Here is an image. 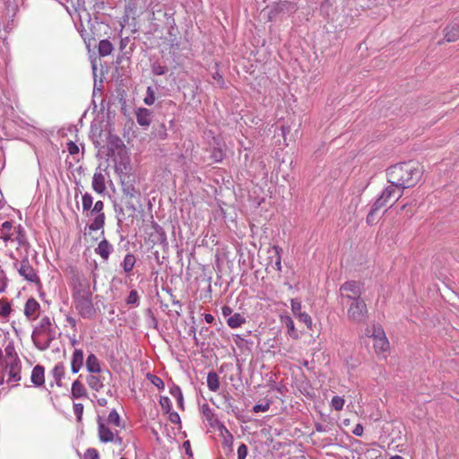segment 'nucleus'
I'll use <instances>...</instances> for the list:
<instances>
[{"mask_svg": "<svg viewBox=\"0 0 459 459\" xmlns=\"http://www.w3.org/2000/svg\"><path fill=\"white\" fill-rule=\"evenodd\" d=\"M122 192L123 194L130 199L139 198L141 195L140 191L134 186L133 181L131 180H121Z\"/></svg>", "mask_w": 459, "mask_h": 459, "instance_id": "4468645a", "label": "nucleus"}, {"mask_svg": "<svg viewBox=\"0 0 459 459\" xmlns=\"http://www.w3.org/2000/svg\"><path fill=\"white\" fill-rule=\"evenodd\" d=\"M53 377L58 386L61 385V380L65 376V367L63 363H57L52 370Z\"/></svg>", "mask_w": 459, "mask_h": 459, "instance_id": "c756f323", "label": "nucleus"}, {"mask_svg": "<svg viewBox=\"0 0 459 459\" xmlns=\"http://www.w3.org/2000/svg\"><path fill=\"white\" fill-rule=\"evenodd\" d=\"M67 150L71 155H74L79 152V147L74 142H69L67 143Z\"/></svg>", "mask_w": 459, "mask_h": 459, "instance_id": "3c124183", "label": "nucleus"}, {"mask_svg": "<svg viewBox=\"0 0 459 459\" xmlns=\"http://www.w3.org/2000/svg\"><path fill=\"white\" fill-rule=\"evenodd\" d=\"M377 212H373V205L371 206V209L367 216V222L368 224H372L374 222V215L375 213H377Z\"/></svg>", "mask_w": 459, "mask_h": 459, "instance_id": "13d9d810", "label": "nucleus"}, {"mask_svg": "<svg viewBox=\"0 0 459 459\" xmlns=\"http://www.w3.org/2000/svg\"><path fill=\"white\" fill-rule=\"evenodd\" d=\"M66 321L67 323L73 327V328H75L76 326V320L72 317V316H67L66 317Z\"/></svg>", "mask_w": 459, "mask_h": 459, "instance_id": "bf43d9fd", "label": "nucleus"}, {"mask_svg": "<svg viewBox=\"0 0 459 459\" xmlns=\"http://www.w3.org/2000/svg\"><path fill=\"white\" fill-rule=\"evenodd\" d=\"M344 403L345 400L342 397L335 395L332 398L330 406L335 411H342L343 409Z\"/></svg>", "mask_w": 459, "mask_h": 459, "instance_id": "f704fd0d", "label": "nucleus"}, {"mask_svg": "<svg viewBox=\"0 0 459 459\" xmlns=\"http://www.w3.org/2000/svg\"><path fill=\"white\" fill-rule=\"evenodd\" d=\"M126 303L127 305L133 306V307H138L140 303V296L138 294V291L136 290H130L126 299Z\"/></svg>", "mask_w": 459, "mask_h": 459, "instance_id": "473e14b6", "label": "nucleus"}, {"mask_svg": "<svg viewBox=\"0 0 459 459\" xmlns=\"http://www.w3.org/2000/svg\"><path fill=\"white\" fill-rule=\"evenodd\" d=\"M4 370H9L7 384L13 383L15 385L21 380V362L16 356L4 360Z\"/></svg>", "mask_w": 459, "mask_h": 459, "instance_id": "9d476101", "label": "nucleus"}, {"mask_svg": "<svg viewBox=\"0 0 459 459\" xmlns=\"http://www.w3.org/2000/svg\"><path fill=\"white\" fill-rule=\"evenodd\" d=\"M98 436L102 443H114L118 446L123 443V438L117 432L114 433L100 419L98 420Z\"/></svg>", "mask_w": 459, "mask_h": 459, "instance_id": "1a4fd4ad", "label": "nucleus"}, {"mask_svg": "<svg viewBox=\"0 0 459 459\" xmlns=\"http://www.w3.org/2000/svg\"><path fill=\"white\" fill-rule=\"evenodd\" d=\"M297 11V5L290 1H280L270 6L269 18L272 20L279 14L293 13Z\"/></svg>", "mask_w": 459, "mask_h": 459, "instance_id": "f8f14e48", "label": "nucleus"}, {"mask_svg": "<svg viewBox=\"0 0 459 459\" xmlns=\"http://www.w3.org/2000/svg\"><path fill=\"white\" fill-rule=\"evenodd\" d=\"M13 230L14 231L12 221H6L3 222L0 228V238L3 239V241L5 243L10 240H13Z\"/></svg>", "mask_w": 459, "mask_h": 459, "instance_id": "aec40b11", "label": "nucleus"}, {"mask_svg": "<svg viewBox=\"0 0 459 459\" xmlns=\"http://www.w3.org/2000/svg\"><path fill=\"white\" fill-rule=\"evenodd\" d=\"M315 428L317 432H325V429L324 428V426L322 424L317 423V424H316Z\"/></svg>", "mask_w": 459, "mask_h": 459, "instance_id": "0e129e2a", "label": "nucleus"}, {"mask_svg": "<svg viewBox=\"0 0 459 459\" xmlns=\"http://www.w3.org/2000/svg\"><path fill=\"white\" fill-rule=\"evenodd\" d=\"M224 157V153L221 149L217 148L212 151V158L215 162H220L222 160Z\"/></svg>", "mask_w": 459, "mask_h": 459, "instance_id": "de8ad7c7", "label": "nucleus"}, {"mask_svg": "<svg viewBox=\"0 0 459 459\" xmlns=\"http://www.w3.org/2000/svg\"><path fill=\"white\" fill-rule=\"evenodd\" d=\"M170 394L175 397V398H181V394H182V392L180 390V388L178 386H174L171 390H170Z\"/></svg>", "mask_w": 459, "mask_h": 459, "instance_id": "4d7b16f0", "label": "nucleus"}, {"mask_svg": "<svg viewBox=\"0 0 459 459\" xmlns=\"http://www.w3.org/2000/svg\"><path fill=\"white\" fill-rule=\"evenodd\" d=\"M296 317L299 318V320L300 322L304 323L307 326V328H309V329L312 328V325H313L312 318L307 313L302 312V313L299 314V316H297Z\"/></svg>", "mask_w": 459, "mask_h": 459, "instance_id": "58836bf2", "label": "nucleus"}, {"mask_svg": "<svg viewBox=\"0 0 459 459\" xmlns=\"http://www.w3.org/2000/svg\"><path fill=\"white\" fill-rule=\"evenodd\" d=\"M247 446L244 443H241L238 448V459H246L247 455Z\"/></svg>", "mask_w": 459, "mask_h": 459, "instance_id": "49530a36", "label": "nucleus"}, {"mask_svg": "<svg viewBox=\"0 0 459 459\" xmlns=\"http://www.w3.org/2000/svg\"><path fill=\"white\" fill-rule=\"evenodd\" d=\"M86 368L90 373H100L101 370L100 361L95 354L91 353L86 359Z\"/></svg>", "mask_w": 459, "mask_h": 459, "instance_id": "4be33fe9", "label": "nucleus"}, {"mask_svg": "<svg viewBox=\"0 0 459 459\" xmlns=\"http://www.w3.org/2000/svg\"><path fill=\"white\" fill-rule=\"evenodd\" d=\"M387 181L397 190L414 186L421 178L422 169L415 161L401 162L393 165L386 171Z\"/></svg>", "mask_w": 459, "mask_h": 459, "instance_id": "f257e3e1", "label": "nucleus"}, {"mask_svg": "<svg viewBox=\"0 0 459 459\" xmlns=\"http://www.w3.org/2000/svg\"><path fill=\"white\" fill-rule=\"evenodd\" d=\"M176 399H177V401H178V404H179L180 406H182V405H183V401H184V399H183V394H181V398H176Z\"/></svg>", "mask_w": 459, "mask_h": 459, "instance_id": "338daca9", "label": "nucleus"}, {"mask_svg": "<svg viewBox=\"0 0 459 459\" xmlns=\"http://www.w3.org/2000/svg\"><path fill=\"white\" fill-rule=\"evenodd\" d=\"M12 311L11 305L8 302H0V316L7 317Z\"/></svg>", "mask_w": 459, "mask_h": 459, "instance_id": "a19ab883", "label": "nucleus"}, {"mask_svg": "<svg viewBox=\"0 0 459 459\" xmlns=\"http://www.w3.org/2000/svg\"><path fill=\"white\" fill-rule=\"evenodd\" d=\"M14 231L16 232V237L13 240H15L19 247L25 248L27 250L29 248V244L26 240V236L23 232L22 228L19 225L17 228H14Z\"/></svg>", "mask_w": 459, "mask_h": 459, "instance_id": "cd10ccee", "label": "nucleus"}, {"mask_svg": "<svg viewBox=\"0 0 459 459\" xmlns=\"http://www.w3.org/2000/svg\"><path fill=\"white\" fill-rule=\"evenodd\" d=\"M92 294L73 298L76 310L83 318H91L95 315Z\"/></svg>", "mask_w": 459, "mask_h": 459, "instance_id": "39448f33", "label": "nucleus"}, {"mask_svg": "<svg viewBox=\"0 0 459 459\" xmlns=\"http://www.w3.org/2000/svg\"><path fill=\"white\" fill-rule=\"evenodd\" d=\"M389 459H404L403 456L395 455H392Z\"/></svg>", "mask_w": 459, "mask_h": 459, "instance_id": "774afa93", "label": "nucleus"}, {"mask_svg": "<svg viewBox=\"0 0 459 459\" xmlns=\"http://www.w3.org/2000/svg\"><path fill=\"white\" fill-rule=\"evenodd\" d=\"M84 459H99V453L95 448H88L84 453Z\"/></svg>", "mask_w": 459, "mask_h": 459, "instance_id": "09e8293b", "label": "nucleus"}, {"mask_svg": "<svg viewBox=\"0 0 459 459\" xmlns=\"http://www.w3.org/2000/svg\"><path fill=\"white\" fill-rule=\"evenodd\" d=\"M31 382L36 386H41L45 383L44 368L37 365L33 368L31 372Z\"/></svg>", "mask_w": 459, "mask_h": 459, "instance_id": "412c9836", "label": "nucleus"}, {"mask_svg": "<svg viewBox=\"0 0 459 459\" xmlns=\"http://www.w3.org/2000/svg\"><path fill=\"white\" fill-rule=\"evenodd\" d=\"M459 38V25L453 24L445 29V39L448 42H454Z\"/></svg>", "mask_w": 459, "mask_h": 459, "instance_id": "b1692460", "label": "nucleus"}, {"mask_svg": "<svg viewBox=\"0 0 459 459\" xmlns=\"http://www.w3.org/2000/svg\"><path fill=\"white\" fill-rule=\"evenodd\" d=\"M84 360V354L82 350L75 349L71 359V370L74 374L78 373L82 368Z\"/></svg>", "mask_w": 459, "mask_h": 459, "instance_id": "2eb2a0df", "label": "nucleus"}, {"mask_svg": "<svg viewBox=\"0 0 459 459\" xmlns=\"http://www.w3.org/2000/svg\"><path fill=\"white\" fill-rule=\"evenodd\" d=\"M364 432V428L360 423H358L352 430L353 435L356 437H361Z\"/></svg>", "mask_w": 459, "mask_h": 459, "instance_id": "864d4df0", "label": "nucleus"}, {"mask_svg": "<svg viewBox=\"0 0 459 459\" xmlns=\"http://www.w3.org/2000/svg\"><path fill=\"white\" fill-rule=\"evenodd\" d=\"M56 338V326L52 325L48 316L42 317L39 325L32 331L31 339L33 343L39 350L46 351Z\"/></svg>", "mask_w": 459, "mask_h": 459, "instance_id": "f03ea898", "label": "nucleus"}, {"mask_svg": "<svg viewBox=\"0 0 459 459\" xmlns=\"http://www.w3.org/2000/svg\"><path fill=\"white\" fill-rule=\"evenodd\" d=\"M112 251L113 246L107 239H102L95 248L96 254L105 261L108 259Z\"/></svg>", "mask_w": 459, "mask_h": 459, "instance_id": "dca6fc26", "label": "nucleus"}, {"mask_svg": "<svg viewBox=\"0 0 459 459\" xmlns=\"http://www.w3.org/2000/svg\"><path fill=\"white\" fill-rule=\"evenodd\" d=\"M91 186L93 190L98 194H103L105 192V176L100 171L94 173Z\"/></svg>", "mask_w": 459, "mask_h": 459, "instance_id": "6ab92c4d", "label": "nucleus"}, {"mask_svg": "<svg viewBox=\"0 0 459 459\" xmlns=\"http://www.w3.org/2000/svg\"><path fill=\"white\" fill-rule=\"evenodd\" d=\"M282 322H284V324L286 325L288 334L291 338L297 339L299 336L295 330V325L292 318L289 316H286L285 317H282Z\"/></svg>", "mask_w": 459, "mask_h": 459, "instance_id": "2f4dec72", "label": "nucleus"}, {"mask_svg": "<svg viewBox=\"0 0 459 459\" xmlns=\"http://www.w3.org/2000/svg\"><path fill=\"white\" fill-rule=\"evenodd\" d=\"M113 51V45L108 39H102L99 43V54L101 56H106L111 54Z\"/></svg>", "mask_w": 459, "mask_h": 459, "instance_id": "c85d7f7f", "label": "nucleus"}, {"mask_svg": "<svg viewBox=\"0 0 459 459\" xmlns=\"http://www.w3.org/2000/svg\"><path fill=\"white\" fill-rule=\"evenodd\" d=\"M0 372L4 374V382H6V378L9 377V370H4V363L1 365Z\"/></svg>", "mask_w": 459, "mask_h": 459, "instance_id": "e2e57ef3", "label": "nucleus"}, {"mask_svg": "<svg viewBox=\"0 0 459 459\" xmlns=\"http://www.w3.org/2000/svg\"><path fill=\"white\" fill-rule=\"evenodd\" d=\"M11 257L13 260V267L17 270L21 277L31 283H40V279L34 268L30 265L27 255H25L21 261L13 255H11Z\"/></svg>", "mask_w": 459, "mask_h": 459, "instance_id": "7ed1b4c3", "label": "nucleus"}, {"mask_svg": "<svg viewBox=\"0 0 459 459\" xmlns=\"http://www.w3.org/2000/svg\"><path fill=\"white\" fill-rule=\"evenodd\" d=\"M87 384L94 391H100L103 387L102 380L100 377L90 375L87 377Z\"/></svg>", "mask_w": 459, "mask_h": 459, "instance_id": "7c9ffc66", "label": "nucleus"}, {"mask_svg": "<svg viewBox=\"0 0 459 459\" xmlns=\"http://www.w3.org/2000/svg\"><path fill=\"white\" fill-rule=\"evenodd\" d=\"M96 290L95 285L93 290L91 289L90 280L82 275L76 274L73 279V298L84 296L87 294L93 293Z\"/></svg>", "mask_w": 459, "mask_h": 459, "instance_id": "0eeeda50", "label": "nucleus"}, {"mask_svg": "<svg viewBox=\"0 0 459 459\" xmlns=\"http://www.w3.org/2000/svg\"><path fill=\"white\" fill-rule=\"evenodd\" d=\"M136 121L141 126H149L151 124L152 111L145 108H139L135 112Z\"/></svg>", "mask_w": 459, "mask_h": 459, "instance_id": "f3484780", "label": "nucleus"}, {"mask_svg": "<svg viewBox=\"0 0 459 459\" xmlns=\"http://www.w3.org/2000/svg\"><path fill=\"white\" fill-rule=\"evenodd\" d=\"M107 420H108V423L113 424L116 427H120V425H121L120 416L115 409L109 412Z\"/></svg>", "mask_w": 459, "mask_h": 459, "instance_id": "c9c22d12", "label": "nucleus"}, {"mask_svg": "<svg viewBox=\"0 0 459 459\" xmlns=\"http://www.w3.org/2000/svg\"><path fill=\"white\" fill-rule=\"evenodd\" d=\"M226 432H227L228 436L224 437L223 444H224L225 446H230L232 445V442H233V437H232V435L229 432V430H228V429H226Z\"/></svg>", "mask_w": 459, "mask_h": 459, "instance_id": "5fc2aeb1", "label": "nucleus"}, {"mask_svg": "<svg viewBox=\"0 0 459 459\" xmlns=\"http://www.w3.org/2000/svg\"><path fill=\"white\" fill-rule=\"evenodd\" d=\"M156 378V381H153V384L156 385L157 386H160V385H163V382L160 378L159 377H155Z\"/></svg>", "mask_w": 459, "mask_h": 459, "instance_id": "69168bd1", "label": "nucleus"}, {"mask_svg": "<svg viewBox=\"0 0 459 459\" xmlns=\"http://www.w3.org/2000/svg\"><path fill=\"white\" fill-rule=\"evenodd\" d=\"M71 394L72 397L75 399L87 396L86 388L79 380H75L72 384Z\"/></svg>", "mask_w": 459, "mask_h": 459, "instance_id": "5701e85b", "label": "nucleus"}, {"mask_svg": "<svg viewBox=\"0 0 459 459\" xmlns=\"http://www.w3.org/2000/svg\"><path fill=\"white\" fill-rule=\"evenodd\" d=\"M291 311L295 316H299V314L302 313L301 311V302L298 299H292L290 300Z\"/></svg>", "mask_w": 459, "mask_h": 459, "instance_id": "ea45409f", "label": "nucleus"}, {"mask_svg": "<svg viewBox=\"0 0 459 459\" xmlns=\"http://www.w3.org/2000/svg\"><path fill=\"white\" fill-rule=\"evenodd\" d=\"M246 321L247 320L245 316L239 313H234L232 316L227 318V324L232 329L240 327L246 323Z\"/></svg>", "mask_w": 459, "mask_h": 459, "instance_id": "393cba45", "label": "nucleus"}, {"mask_svg": "<svg viewBox=\"0 0 459 459\" xmlns=\"http://www.w3.org/2000/svg\"><path fill=\"white\" fill-rule=\"evenodd\" d=\"M104 204L102 201H97L90 210L91 215H95L92 222L89 225L91 231H98L104 227L105 214L103 212Z\"/></svg>", "mask_w": 459, "mask_h": 459, "instance_id": "9b49d317", "label": "nucleus"}, {"mask_svg": "<svg viewBox=\"0 0 459 459\" xmlns=\"http://www.w3.org/2000/svg\"><path fill=\"white\" fill-rule=\"evenodd\" d=\"M160 406L168 413L172 408L171 401L169 397H161L160 400Z\"/></svg>", "mask_w": 459, "mask_h": 459, "instance_id": "c03bdc74", "label": "nucleus"}, {"mask_svg": "<svg viewBox=\"0 0 459 459\" xmlns=\"http://www.w3.org/2000/svg\"><path fill=\"white\" fill-rule=\"evenodd\" d=\"M341 294L347 299H353L355 297H360V284L356 281H349L340 287Z\"/></svg>", "mask_w": 459, "mask_h": 459, "instance_id": "ddd939ff", "label": "nucleus"}, {"mask_svg": "<svg viewBox=\"0 0 459 459\" xmlns=\"http://www.w3.org/2000/svg\"><path fill=\"white\" fill-rule=\"evenodd\" d=\"M152 72L155 75H164L168 72V68L159 62H153L152 64Z\"/></svg>", "mask_w": 459, "mask_h": 459, "instance_id": "e433bc0d", "label": "nucleus"}, {"mask_svg": "<svg viewBox=\"0 0 459 459\" xmlns=\"http://www.w3.org/2000/svg\"><path fill=\"white\" fill-rule=\"evenodd\" d=\"M403 195L402 191L397 190L392 184L385 188L381 195L375 201L373 212H378L388 204L390 201L396 202Z\"/></svg>", "mask_w": 459, "mask_h": 459, "instance_id": "423d86ee", "label": "nucleus"}, {"mask_svg": "<svg viewBox=\"0 0 459 459\" xmlns=\"http://www.w3.org/2000/svg\"><path fill=\"white\" fill-rule=\"evenodd\" d=\"M370 337L373 339V346L377 353L385 352L389 349V342L381 325H373Z\"/></svg>", "mask_w": 459, "mask_h": 459, "instance_id": "6e6552de", "label": "nucleus"}, {"mask_svg": "<svg viewBox=\"0 0 459 459\" xmlns=\"http://www.w3.org/2000/svg\"><path fill=\"white\" fill-rule=\"evenodd\" d=\"M155 101V92H154V90L149 86L147 88V91H146V96L143 100V102L144 104H146L147 106H151L154 103Z\"/></svg>", "mask_w": 459, "mask_h": 459, "instance_id": "4c0bfd02", "label": "nucleus"}, {"mask_svg": "<svg viewBox=\"0 0 459 459\" xmlns=\"http://www.w3.org/2000/svg\"><path fill=\"white\" fill-rule=\"evenodd\" d=\"M271 403L267 401L264 403H258L253 406L252 411L255 413L265 412L270 409Z\"/></svg>", "mask_w": 459, "mask_h": 459, "instance_id": "79ce46f5", "label": "nucleus"}, {"mask_svg": "<svg viewBox=\"0 0 459 459\" xmlns=\"http://www.w3.org/2000/svg\"><path fill=\"white\" fill-rule=\"evenodd\" d=\"M351 301L350 307L347 311V316L350 320L360 323L367 318L368 308L365 301L360 297H355Z\"/></svg>", "mask_w": 459, "mask_h": 459, "instance_id": "20e7f679", "label": "nucleus"}, {"mask_svg": "<svg viewBox=\"0 0 459 459\" xmlns=\"http://www.w3.org/2000/svg\"><path fill=\"white\" fill-rule=\"evenodd\" d=\"M39 307H40V306H39V302L35 299L30 298L25 303L24 315L26 316V317L28 319H34Z\"/></svg>", "mask_w": 459, "mask_h": 459, "instance_id": "a211bd4d", "label": "nucleus"}, {"mask_svg": "<svg viewBox=\"0 0 459 459\" xmlns=\"http://www.w3.org/2000/svg\"><path fill=\"white\" fill-rule=\"evenodd\" d=\"M74 413L77 420L81 421L83 413V405L82 403H74Z\"/></svg>", "mask_w": 459, "mask_h": 459, "instance_id": "a18cd8bd", "label": "nucleus"}, {"mask_svg": "<svg viewBox=\"0 0 459 459\" xmlns=\"http://www.w3.org/2000/svg\"><path fill=\"white\" fill-rule=\"evenodd\" d=\"M135 263V256L133 254L128 253L125 255L124 260L121 263V267L126 273H130L134 267Z\"/></svg>", "mask_w": 459, "mask_h": 459, "instance_id": "a878e982", "label": "nucleus"}, {"mask_svg": "<svg viewBox=\"0 0 459 459\" xmlns=\"http://www.w3.org/2000/svg\"><path fill=\"white\" fill-rule=\"evenodd\" d=\"M93 204V197L91 194L85 193L82 196V205L83 212H90Z\"/></svg>", "mask_w": 459, "mask_h": 459, "instance_id": "72a5a7b5", "label": "nucleus"}, {"mask_svg": "<svg viewBox=\"0 0 459 459\" xmlns=\"http://www.w3.org/2000/svg\"><path fill=\"white\" fill-rule=\"evenodd\" d=\"M204 320L207 324H212L214 321V317L211 314H205Z\"/></svg>", "mask_w": 459, "mask_h": 459, "instance_id": "052dcab7", "label": "nucleus"}, {"mask_svg": "<svg viewBox=\"0 0 459 459\" xmlns=\"http://www.w3.org/2000/svg\"><path fill=\"white\" fill-rule=\"evenodd\" d=\"M207 386L210 391L216 392L220 387L219 376L216 372L211 371L207 375Z\"/></svg>", "mask_w": 459, "mask_h": 459, "instance_id": "bb28decb", "label": "nucleus"}, {"mask_svg": "<svg viewBox=\"0 0 459 459\" xmlns=\"http://www.w3.org/2000/svg\"><path fill=\"white\" fill-rule=\"evenodd\" d=\"M213 79L219 83L222 84L224 82L222 76L218 72L213 74Z\"/></svg>", "mask_w": 459, "mask_h": 459, "instance_id": "680f3d73", "label": "nucleus"}, {"mask_svg": "<svg viewBox=\"0 0 459 459\" xmlns=\"http://www.w3.org/2000/svg\"><path fill=\"white\" fill-rule=\"evenodd\" d=\"M169 419L172 423H180V417L179 414L176 411H169Z\"/></svg>", "mask_w": 459, "mask_h": 459, "instance_id": "603ef678", "label": "nucleus"}, {"mask_svg": "<svg viewBox=\"0 0 459 459\" xmlns=\"http://www.w3.org/2000/svg\"><path fill=\"white\" fill-rule=\"evenodd\" d=\"M156 136L161 140H164L167 138V131H166V127L163 124H161L160 126V128L157 130Z\"/></svg>", "mask_w": 459, "mask_h": 459, "instance_id": "8fccbe9b", "label": "nucleus"}, {"mask_svg": "<svg viewBox=\"0 0 459 459\" xmlns=\"http://www.w3.org/2000/svg\"><path fill=\"white\" fill-rule=\"evenodd\" d=\"M221 312H222V315L224 317H227L229 318L230 316H232V309L228 307V306H224L222 308H221Z\"/></svg>", "mask_w": 459, "mask_h": 459, "instance_id": "6e6d98bb", "label": "nucleus"}, {"mask_svg": "<svg viewBox=\"0 0 459 459\" xmlns=\"http://www.w3.org/2000/svg\"><path fill=\"white\" fill-rule=\"evenodd\" d=\"M273 250H274V253H275V268L277 271L281 272V248L279 247H273Z\"/></svg>", "mask_w": 459, "mask_h": 459, "instance_id": "37998d69", "label": "nucleus"}]
</instances>
